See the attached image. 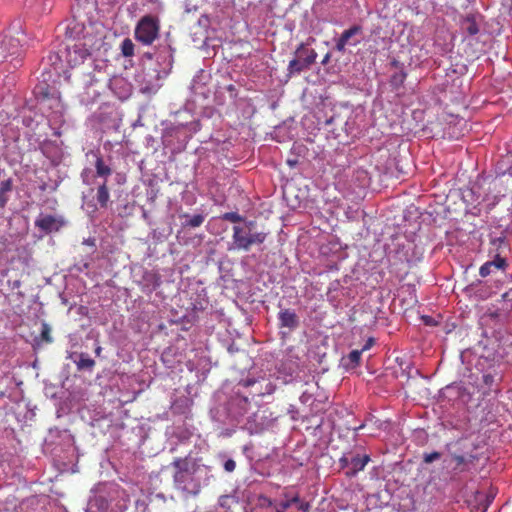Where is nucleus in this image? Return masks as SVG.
Wrapping results in <instances>:
<instances>
[{
    "label": "nucleus",
    "mask_w": 512,
    "mask_h": 512,
    "mask_svg": "<svg viewBox=\"0 0 512 512\" xmlns=\"http://www.w3.org/2000/svg\"><path fill=\"white\" fill-rule=\"evenodd\" d=\"M171 466L174 469L173 483L175 488L189 495H198L201 491V482L196 477L199 470L196 462L188 457H178L173 460Z\"/></svg>",
    "instance_id": "1"
},
{
    "label": "nucleus",
    "mask_w": 512,
    "mask_h": 512,
    "mask_svg": "<svg viewBox=\"0 0 512 512\" xmlns=\"http://www.w3.org/2000/svg\"><path fill=\"white\" fill-rule=\"evenodd\" d=\"M253 225V221H248L247 229L240 226L233 227V243L238 250L249 251L252 245L262 244L266 240L267 234L264 232L251 233Z\"/></svg>",
    "instance_id": "2"
},
{
    "label": "nucleus",
    "mask_w": 512,
    "mask_h": 512,
    "mask_svg": "<svg viewBox=\"0 0 512 512\" xmlns=\"http://www.w3.org/2000/svg\"><path fill=\"white\" fill-rule=\"evenodd\" d=\"M160 32V20L156 16L145 15L137 23L134 36L143 45H151Z\"/></svg>",
    "instance_id": "3"
},
{
    "label": "nucleus",
    "mask_w": 512,
    "mask_h": 512,
    "mask_svg": "<svg viewBox=\"0 0 512 512\" xmlns=\"http://www.w3.org/2000/svg\"><path fill=\"white\" fill-rule=\"evenodd\" d=\"M317 59V52L312 48H307L301 43L295 51L293 58L287 67V76L292 77L310 68Z\"/></svg>",
    "instance_id": "4"
},
{
    "label": "nucleus",
    "mask_w": 512,
    "mask_h": 512,
    "mask_svg": "<svg viewBox=\"0 0 512 512\" xmlns=\"http://www.w3.org/2000/svg\"><path fill=\"white\" fill-rule=\"evenodd\" d=\"M92 46L86 40L68 46L65 50V61L70 67L81 65L91 56Z\"/></svg>",
    "instance_id": "5"
},
{
    "label": "nucleus",
    "mask_w": 512,
    "mask_h": 512,
    "mask_svg": "<svg viewBox=\"0 0 512 512\" xmlns=\"http://www.w3.org/2000/svg\"><path fill=\"white\" fill-rule=\"evenodd\" d=\"M482 187L479 184H474L472 188L463 192V198L466 202L477 207L482 203H486V210H492L495 205L499 202V197L497 195L491 196L490 194H486L485 196H481Z\"/></svg>",
    "instance_id": "6"
},
{
    "label": "nucleus",
    "mask_w": 512,
    "mask_h": 512,
    "mask_svg": "<svg viewBox=\"0 0 512 512\" xmlns=\"http://www.w3.org/2000/svg\"><path fill=\"white\" fill-rule=\"evenodd\" d=\"M283 497L284 500L277 505L276 512H285L292 505H296L297 509L300 510L301 512H310V503L302 501L298 493H292L289 490H285L283 492Z\"/></svg>",
    "instance_id": "7"
},
{
    "label": "nucleus",
    "mask_w": 512,
    "mask_h": 512,
    "mask_svg": "<svg viewBox=\"0 0 512 512\" xmlns=\"http://www.w3.org/2000/svg\"><path fill=\"white\" fill-rule=\"evenodd\" d=\"M21 55L20 40L15 37H5L0 41V61H5L9 56Z\"/></svg>",
    "instance_id": "8"
},
{
    "label": "nucleus",
    "mask_w": 512,
    "mask_h": 512,
    "mask_svg": "<svg viewBox=\"0 0 512 512\" xmlns=\"http://www.w3.org/2000/svg\"><path fill=\"white\" fill-rule=\"evenodd\" d=\"M63 225V219L53 215H45L35 220V226L45 233L58 231Z\"/></svg>",
    "instance_id": "9"
},
{
    "label": "nucleus",
    "mask_w": 512,
    "mask_h": 512,
    "mask_svg": "<svg viewBox=\"0 0 512 512\" xmlns=\"http://www.w3.org/2000/svg\"><path fill=\"white\" fill-rule=\"evenodd\" d=\"M361 31H362V28L359 25H354V26L350 27L349 29L343 31V33L341 34V36L339 37V39L336 42L335 49L338 52L343 53V52H345V47L347 44L356 46L359 43V41L351 42L350 40L353 36L359 34Z\"/></svg>",
    "instance_id": "10"
},
{
    "label": "nucleus",
    "mask_w": 512,
    "mask_h": 512,
    "mask_svg": "<svg viewBox=\"0 0 512 512\" xmlns=\"http://www.w3.org/2000/svg\"><path fill=\"white\" fill-rule=\"evenodd\" d=\"M280 327H286L294 330L299 326V318L295 311L291 309H283L278 313Z\"/></svg>",
    "instance_id": "11"
},
{
    "label": "nucleus",
    "mask_w": 512,
    "mask_h": 512,
    "mask_svg": "<svg viewBox=\"0 0 512 512\" xmlns=\"http://www.w3.org/2000/svg\"><path fill=\"white\" fill-rule=\"evenodd\" d=\"M370 461V456L365 455H353L351 456V468L346 472L348 477L355 476L358 472L363 471L365 466Z\"/></svg>",
    "instance_id": "12"
},
{
    "label": "nucleus",
    "mask_w": 512,
    "mask_h": 512,
    "mask_svg": "<svg viewBox=\"0 0 512 512\" xmlns=\"http://www.w3.org/2000/svg\"><path fill=\"white\" fill-rule=\"evenodd\" d=\"M96 155V161H95V169H96V176L103 178L107 181V178L111 176L112 169L109 165H107L103 159V157L97 153Z\"/></svg>",
    "instance_id": "13"
},
{
    "label": "nucleus",
    "mask_w": 512,
    "mask_h": 512,
    "mask_svg": "<svg viewBox=\"0 0 512 512\" xmlns=\"http://www.w3.org/2000/svg\"><path fill=\"white\" fill-rule=\"evenodd\" d=\"M461 28L465 33H467L470 36H474V35L478 34V32H479V25L476 21L475 16L472 14L467 15L463 19V21L461 23Z\"/></svg>",
    "instance_id": "14"
},
{
    "label": "nucleus",
    "mask_w": 512,
    "mask_h": 512,
    "mask_svg": "<svg viewBox=\"0 0 512 512\" xmlns=\"http://www.w3.org/2000/svg\"><path fill=\"white\" fill-rule=\"evenodd\" d=\"M13 190V180L8 178L0 183V208H4L9 201V195Z\"/></svg>",
    "instance_id": "15"
},
{
    "label": "nucleus",
    "mask_w": 512,
    "mask_h": 512,
    "mask_svg": "<svg viewBox=\"0 0 512 512\" xmlns=\"http://www.w3.org/2000/svg\"><path fill=\"white\" fill-rule=\"evenodd\" d=\"M96 200L101 208H107L110 200V193L106 180H104L103 183L98 186L96 191Z\"/></svg>",
    "instance_id": "16"
},
{
    "label": "nucleus",
    "mask_w": 512,
    "mask_h": 512,
    "mask_svg": "<svg viewBox=\"0 0 512 512\" xmlns=\"http://www.w3.org/2000/svg\"><path fill=\"white\" fill-rule=\"evenodd\" d=\"M143 279L150 292L156 290L161 285V276L157 272L147 271L144 273Z\"/></svg>",
    "instance_id": "17"
},
{
    "label": "nucleus",
    "mask_w": 512,
    "mask_h": 512,
    "mask_svg": "<svg viewBox=\"0 0 512 512\" xmlns=\"http://www.w3.org/2000/svg\"><path fill=\"white\" fill-rule=\"evenodd\" d=\"M53 338L51 336V327L48 323L43 322L41 324V333L38 337L35 338L36 345H41L42 343H52Z\"/></svg>",
    "instance_id": "18"
},
{
    "label": "nucleus",
    "mask_w": 512,
    "mask_h": 512,
    "mask_svg": "<svg viewBox=\"0 0 512 512\" xmlns=\"http://www.w3.org/2000/svg\"><path fill=\"white\" fill-rule=\"evenodd\" d=\"M407 78V73L405 70L395 71L391 76L389 83L393 89H399L403 86L405 80Z\"/></svg>",
    "instance_id": "19"
},
{
    "label": "nucleus",
    "mask_w": 512,
    "mask_h": 512,
    "mask_svg": "<svg viewBox=\"0 0 512 512\" xmlns=\"http://www.w3.org/2000/svg\"><path fill=\"white\" fill-rule=\"evenodd\" d=\"M492 250L496 253L502 254L505 249L508 248V243L505 237H497L490 242Z\"/></svg>",
    "instance_id": "20"
},
{
    "label": "nucleus",
    "mask_w": 512,
    "mask_h": 512,
    "mask_svg": "<svg viewBox=\"0 0 512 512\" xmlns=\"http://www.w3.org/2000/svg\"><path fill=\"white\" fill-rule=\"evenodd\" d=\"M95 366V361L87 354L81 353L77 362L78 370L92 369Z\"/></svg>",
    "instance_id": "21"
},
{
    "label": "nucleus",
    "mask_w": 512,
    "mask_h": 512,
    "mask_svg": "<svg viewBox=\"0 0 512 512\" xmlns=\"http://www.w3.org/2000/svg\"><path fill=\"white\" fill-rule=\"evenodd\" d=\"M134 43L130 38H125L121 43V53L124 57H132L134 55Z\"/></svg>",
    "instance_id": "22"
},
{
    "label": "nucleus",
    "mask_w": 512,
    "mask_h": 512,
    "mask_svg": "<svg viewBox=\"0 0 512 512\" xmlns=\"http://www.w3.org/2000/svg\"><path fill=\"white\" fill-rule=\"evenodd\" d=\"M492 267L504 270L507 267V261L505 257H502L500 253H496L492 261H489Z\"/></svg>",
    "instance_id": "23"
},
{
    "label": "nucleus",
    "mask_w": 512,
    "mask_h": 512,
    "mask_svg": "<svg viewBox=\"0 0 512 512\" xmlns=\"http://www.w3.org/2000/svg\"><path fill=\"white\" fill-rule=\"evenodd\" d=\"M205 220V217L201 214H196L194 216H192L185 224V226H188V227H191V228H196V227H199L203 224Z\"/></svg>",
    "instance_id": "24"
},
{
    "label": "nucleus",
    "mask_w": 512,
    "mask_h": 512,
    "mask_svg": "<svg viewBox=\"0 0 512 512\" xmlns=\"http://www.w3.org/2000/svg\"><path fill=\"white\" fill-rule=\"evenodd\" d=\"M222 219L232 223H239L244 221V218L237 212H226L222 215Z\"/></svg>",
    "instance_id": "25"
},
{
    "label": "nucleus",
    "mask_w": 512,
    "mask_h": 512,
    "mask_svg": "<svg viewBox=\"0 0 512 512\" xmlns=\"http://www.w3.org/2000/svg\"><path fill=\"white\" fill-rule=\"evenodd\" d=\"M361 355H362V351L361 350H353L349 353L348 355V359L349 361L354 365V366H357L359 365L360 361H361Z\"/></svg>",
    "instance_id": "26"
},
{
    "label": "nucleus",
    "mask_w": 512,
    "mask_h": 512,
    "mask_svg": "<svg viewBox=\"0 0 512 512\" xmlns=\"http://www.w3.org/2000/svg\"><path fill=\"white\" fill-rule=\"evenodd\" d=\"M440 457H441V453L434 451L431 453H425L423 456V460L425 463L429 464V463H432V462L440 459Z\"/></svg>",
    "instance_id": "27"
},
{
    "label": "nucleus",
    "mask_w": 512,
    "mask_h": 512,
    "mask_svg": "<svg viewBox=\"0 0 512 512\" xmlns=\"http://www.w3.org/2000/svg\"><path fill=\"white\" fill-rule=\"evenodd\" d=\"M491 268H492V265L491 263L488 261L486 263H484L480 269H479V274L482 276V277H486L488 276L490 273H491Z\"/></svg>",
    "instance_id": "28"
},
{
    "label": "nucleus",
    "mask_w": 512,
    "mask_h": 512,
    "mask_svg": "<svg viewBox=\"0 0 512 512\" xmlns=\"http://www.w3.org/2000/svg\"><path fill=\"white\" fill-rule=\"evenodd\" d=\"M351 453L349 454H344L340 459H339V463H340V466L341 468H348L349 469L351 468V457H349Z\"/></svg>",
    "instance_id": "29"
},
{
    "label": "nucleus",
    "mask_w": 512,
    "mask_h": 512,
    "mask_svg": "<svg viewBox=\"0 0 512 512\" xmlns=\"http://www.w3.org/2000/svg\"><path fill=\"white\" fill-rule=\"evenodd\" d=\"M235 468H236V463H235V461L233 459H228V460L225 461L224 469H225L226 472L231 473V472H233L235 470Z\"/></svg>",
    "instance_id": "30"
},
{
    "label": "nucleus",
    "mask_w": 512,
    "mask_h": 512,
    "mask_svg": "<svg viewBox=\"0 0 512 512\" xmlns=\"http://www.w3.org/2000/svg\"><path fill=\"white\" fill-rule=\"evenodd\" d=\"M390 67L392 69H394L395 71H399V70H405L404 69V64L401 63L399 60L393 58L391 61H390Z\"/></svg>",
    "instance_id": "31"
},
{
    "label": "nucleus",
    "mask_w": 512,
    "mask_h": 512,
    "mask_svg": "<svg viewBox=\"0 0 512 512\" xmlns=\"http://www.w3.org/2000/svg\"><path fill=\"white\" fill-rule=\"evenodd\" d=\"M256 383V380L253 379V378H247V379H243L241 380L240 384L243 385L244 387H250V386H253L254 384Z\"/></svg>",
    "instance_id": "32"
},
{
    "label": "nucleus",
    "mask_w": 512,
    "mask_h": 512,
    "mask_svg": "<svg viewBox=\"0 0 512 512\" xmlns=\"http://www.w3.org/2000/svg\"><path fill=\"white\" fill-rule=\"evenodd\" d=\"M374 342L375 341H374L373 338H369L366 341L365 345L362 347L361 351L363 352V351H366V350L370 349L374 345Z\"/></svg>",
    "instance_id": "33"
},
{
    "label": "nucleus",
    "mask_w": 512,
    "mask_h": 512,
    "mask_svg": "<svg viewBox=\"0 0 512 512\" xmlns=\"http://www.w3.org/2000/svg\"><path fill=\"white\" fill-rule=\"evenodd\" d=\"M422 319H423L424 323L427 324V325H434L435 324L433 319L430 316H423Z\"/></svg>",
    "instance_id": "34"
},
{
    "label": "nucleus",
    "mask_w": 512,
    "mask_h": 512,
    "mask_svg": "<svg viewBox=\"0 0 512 512\" xmlns=\"http://www.w3.org/2000/svg\"><path fill=\"white\" fill-rule=\"evenodd\" d=\"M330 57H331L330 53H327V54L324 56V58L322 59V62H321V63H322L323 65L328 64V63H329V61H330Z\"/></svg>",
    "instance_id": "35"
},
{
    "label": "nucleus",
    "mask_w": 512,
    "mask_h": 512,
    "mask_svg": "<svg viewBox=\"0 0 512 512\" xmlns=\"http://www.w3.org/2000/svg\"><path fill=\"white\" fill-rule=\"evenodd\" d=\"M455 460H456L457 464H462L465 461L463 456H456Z\"/></svg>",
    "instance_id": "36"
},
{
    "label": "nucleus",
    "mask_w": 512,
    "mask_h": 512,
    "mask_svg": "<svg viewBox=\"0 0 512 512\" xmlns=\"http://www.w3.org/2000/svg\"><path fill=\"white\" fill-rule=\"evenodd\" d=\"M86 244H89V245H95V241L94 239H88L85 241Z\"/></svg>",
    "instance_id": "37"
},
{
    "label": "nucleus",
    "mask_w": 512,
    "mask_h": 512,
    "mask_svg": "<svg viewBox=\"0 0 512 512\" xmlns=\"http://www.w3.org/2000/svg\"><path fill=\"white\" fill-rule=\"evenodd\" d=\"M95 353H96V355H100V353H101V347H100V346H98V347L95 349Z\"/></svg>",
    "instance_id": "38"
},
{
    "label": "nucleus",
    "mask_w": 512,
    "mask_h": 512,
    "mask_svg": "<svg viewBox=\"0 0 512 512\" xmlns=\"http://www.w3.org/2000/svg\"><path fill=\"white\" fill-rule=\"evenodd\" d=\"M45 189H46V185H45V184H43V185L41 186V190H43V191H44Z\"/></svg>",
    "instance_id": "39"
}]
</instances>
